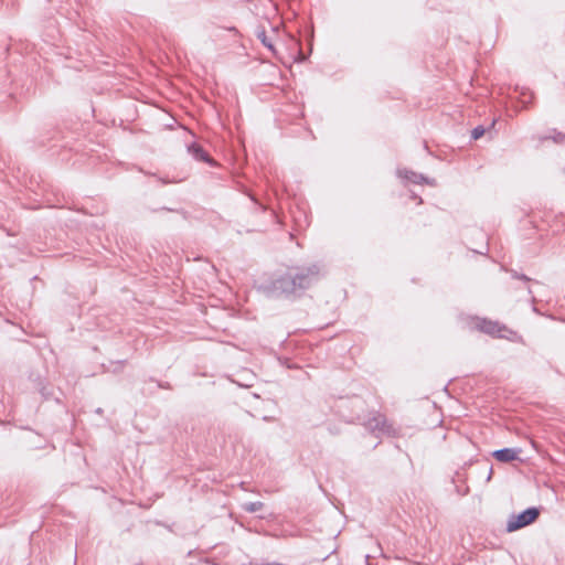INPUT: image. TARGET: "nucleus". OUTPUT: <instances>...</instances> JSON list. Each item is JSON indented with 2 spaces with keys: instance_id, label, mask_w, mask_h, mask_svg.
Listing matches in <instances>:
<instances>
[{
  "instance_id": "1",
  "label": "nucleus",
  "mask_w": 565,
  "mask_h": 565,
  "mask_svg": "<svg viewBox=\"0 0 565 565\" xmlns=\"http://www.w3.org/2000/svg\"><path fill=\"white\" fill-rule=\"evenodd\" d=\"M320 277L321 267L318 264L290 267L285 274L263 282L259 288L264 295L270 298L299 297Z\"/></svg>"
},
{
  "instance_id": "2",
  "label": "nucleus",
  "mask_w": 565,
  "mask_h": 565,
  "mask_svg": "<svg viewBox=\"0 0 565 565\" xmlns=\"http://www.w3.org/2000/svg\"><path fill=\"white\" fill-rule=\"evenodd\" d=\"M475 328L495 338L508 339L510 341H518L520 339L518 333L507 326L488 319L477 318L475 320Z\"/></svg>"
},
{
  "instance_id": "3",
  "label": "nucleus",
  "mask_w": 565,
  "mask_h": 565,
  "mask_svg": "<svg viewBox=\"0 0 565 565\" xmlns=\"http://www.w3.org/2000/svg\"><path fill=\"white\" fill-rule=\"evenodd\" d=\"M540 510L535 507L525 509L519 514H512L507 522V532H514L536 521Z\"/></svg>"
},
{
  "instance_id": "4",
  "label": "nucleus",
  "mask_w": 565,
  "mask_h": 565,
  "mask_svg": "<svg viewBox=\"0 0 565 565\" xmlns=\"http://www.w3.org/2000/svg\"><path fill=\"white\" fill-rule=\"evenodd\" d=\"M365 427L370 431L376 434L377 436L380 434H387V435H390V434L393 433L392 426L387 424L385 416H383L381 414H377L376 416L370 418L365 423Z\"/></svg>"
},
{
  "instance_id": "5",
  "label": "nucleus",
  "mask_w": 565,
  "mask_h": 565,
  "mask_svg": "<svg viewBox=\"0 0 565 565\" xmlns=\"http://www.w3.org/2000/svg\"><path fill=\"white\" fill-rule=\"evenodd\" d=\"M396 173H397L398 178H401L403 180H406V181H408L411 183H414V184L426 183V184L431 185V186L436 185V180L435 179H429V178L425 177L424 174L414 172L412 170L397 169Z\"/></svg>"
},
{
  "instance_id": "6",
  "label": "nucleus",
  "mask_w": 565,
  "mask_h": 565,
  "mask_svg": "<svg viewBox=\"0 0 565 565\" xmlns=\"http://www.w3.org/2000/svg\"><path fill=\"white\" fill-rule=\"evenodd\" d=\"M188 152L198 161L210 163L214 166L215 162L207 152L198 143L193 142L188 146Z\"/></svg>"
},
{
  "instance_id": "7",
  "label": "nucleus",
  "mask_w": 565,
  "mask_h": 565,
  "mask_svg": "<svg viewBox=\"0 0 565 565\" xmlns=\"http://www.w3.org/2000/svg\"><path fill=\"white\" fill-rule=\"evenodd\" d=\"M519 450L514 448H502L494 450L492 456L500 462H510L518 458Z\"/></svg>"
},
{
  "instance_id": "8",
  "label": "nucleus",
  "mask_w": 565,
  "mask_h": 565,
  "mask_svg": "<svg viewBox=\"0 0 565 565\" xmlns=\"http://www.w3.org/2000/svg\"><path fill=\"white\" fill-rule=\"evenodd\" d=\"M263 507H264V503L260 501L246 502V503L242 504V509L248 513H255V512L259 511L260 509H263Z\"/></svg>"
},
{
  "instance_id": "9",
  "label": "nucleus",
  "mask_w": 565,
  "mask_h": 565,
  "mask_svg": "<svg viewBox=\"0 0 565 565\" xmlns=\"http://www.w3.org/2000/svg\"><path fill=\"white\" fill-rule=\"evenodd\" d=\"M484 132H486V129L483 126H477L471 131V138L473 140H478L479 138H481L484 135Z\"/></svg>"
},
{
  "instance_id": "10",
  "label": "nucleus",
  "mask_w": 565,
  "mask_h": 565,
  "mask_svg": "<svg viewBox=\"0 0 565 565\" xmlns=\"http://www.w3.org/2000/svg\"><path fill=\"white\" fill-rule=\"evenodd\" d=\"M258 39L266 47H268L271 51L274 50L273 43L268 40L265 31L258 33Z\"/></svg>"
},
{
  "instance_id": "11",
  "label": "nucleus",
  "mask_w": 565,
  "mask_h": 565,
  "mask_svg": "<svg viewBox=\"0 0 565 565\" xmlns=\"http://www.w3.org/2000/svg\"><path fill=\"white\" fill-rule=\"evenodd\" d=\"M512 277L524 281H530V278L523 274L519 275L516 271L511 270Z\"/></svg>"
},
{
  "instance_id": "12",
  "label": "nucleus",
  "mask_w": 565,
  "mask_h": 565,
  "mask_svg": "<svg viewBox=\"0 0 565 565\" xmlns=\"http://www.w3.org/2000/svg\"><path fill=\"white\" fill-rule=\"evenodd\" d=\"M521 95H522L523 97H526V93H525V92H522V93H521ZM531 98H532V94H531V93H529V98H527V99H526V98H524V99L522 100V103L524 104V106H526V105L531 102Z\"/></svg>"
},
{
  "instance_id": "13",
  "label": "nucleus",
  "mask_w": 565,
  "mask_h": 565,
  "mask_svg": "<svg viewBox=\"0 0 565 565\" xmlns=\"http://www.w3.org/2000/svg\"><path fill=\"white\" fill-rule=\"evenodd\" d=\"M412 199H418V203H422V199L419 196H417L415 193L412 194Z\"/></svg>"
},
{
  "instance_id": "14",
  "label": "nucleus",
  "mask_w": 565,
  "mask_h": 565,
  "mask_svg": "<svg viewBox=\"0 0 565 565\" xmlns=\"http://www.w3.org/2000/svg\"><path fill=\"white\" fill-rule=\"evenodd\" d=\"M96 413H97V414H103V409H102V408H97V409H96Z\"/></svg>"
}]
</instances>
